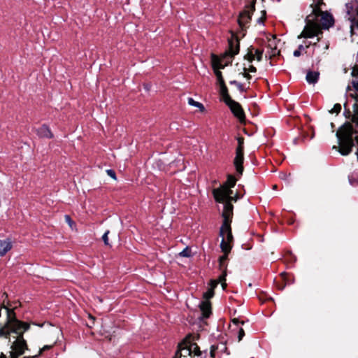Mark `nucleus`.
Returning a JSON list of instances; mask_svg holds the SVG:
<instances>
[{
  "label": "nucleus",
  "instance_id": "32",
  "mask_svg": "<svg viewBox=\"0 0 358 358\" xmlns=\"http://www.w3.org/2000/svg\"><path fill=\"white\" fill-rule=\"evenodd\" d=\"M54 346V344L53 345H44L40 350H39V352H38V357L45 351H47V350H50L52 347Z\"/></svg>",
  "mask_w": 358,
  "mask_h": 358
},
{
  "label": "nucleus",
  "instance_id": "38",
  "mask_svg": "<svg viewBox=\"0 0 358 358\" xmlns=\"http://www.w3.org/2000/svg\"><path fill=\"white\" fill-rule=\"evenodd\" d=\"M107 173L111 178H113L114 179H116L115 173V171L113 170H112V169L107 170Z\"/></svg>",
  "mask_w": 358,
  "mask_h": 358
},
{
  "label": "nucleus",
  "instance_id": "35",
  "mask_svg": "<svg viewBox=\"0 0 358 358\" xmlns=\"http://www.w3.org/2000/svg\"><path fill=\"white\" fill-rule=\"evenodd\" d=\"M108 234H109V231H108V230H107V231L103 234V236H102V239H103V242H104V244H105L106 245H109V243H108Z\"/></svg>",
  "mask_w": 358,
  "mask_h": 358
},
{
  "label": "nucleus",
  "instance_id": "53",
  "mask_svg": "<svg viewBox=\"0 0 358 358\" xmlns=\"http://www.w3.org/2000/svg\"><path fill=\"white\" fill-rule=\"evenodd\" d=\"M328 48H329V45H327H327H325V49H326V50H327Z\"/></svg>",
  "mask_w": 358,
  "mask_h": 358
},
{
  "label": "nucleus",
  "instance_id": "8",
  "mask_svg": "<svg viewBox=\"0 0 358 358\" xmlns=\"http://www.w3.org/2000/svg\"><path fill=\"white\" fill-rule=\"evenodd\" d=\"M222 203H224V209L222 213V216L223 217V223L222 226L231 225L233 217L234 206L231 203L229 198L226 199Z\"/></svg>",
  "mask_w": 358,
  "mask_h": 358
},
{
  "label": "nucleus",
  "instance_id": "49",
  "mask_svg": "<svg viewBox=\"0 0 358 358\" xmlns=\"http://www.w3.org/2000/svg\"><path fill=\"white\" fill-rule=\"evenodd\" d=\"M3 297H5V298L2 300V301H3V300H8V294H7L6 292H4V293L3 294Z\"/></svg>",
  "mask_w": 358,
  "mask_h": 358
},
{
  "label": "nucleus",
  "instance_id": "24",
  "mask_svg": "<svg viewBox=\"0 0 358 358\" xmlns=\"http://www.w3.org/2000/svg\"><path fill=\"white\" fill-rule=\"evenodd\" d=\"M254 52L255 57L258 61L260 62L262 59V55H263V50L259 49H256L253 48L252 50Z\"/></svg>",
  "mask_w": 358,
  "mask_h": 358
},
{
  "label": "nucleus",
  "instance_id": "31",
  "mask_svg": "<svg viewBox=\"0 0 358 358\" xmlns=\"http://www.w3.org/2000/svg\"><path fill=\"white\" fill-rule=\"evenodd\" d=\"M179 255L181 257H189L191 256V251L188 248H185Z\"/></svg>",
  "mask_w": 358,
  "mask_h": 358
},
{
  "label": "nucleus",
  "instance_id": "9",
  "mask_svg": "<svg viewBox=\"0 0 358 358\" xmlns=\"http://www.w3.org/2000/svg\"><path fill=\"white\" fill-rule=\"evenodd\" d=\"M230 108L234 115L237 117L241 122L245 120L244 111L239 103L230 99L225 103Z\"/></svg>",
  "mask_w": 358,
  "mask_h": 358
},
{
  "label": "nucleus",
  "instance_id": "54",
  "mask_svg": "<svg viewBox=\"0 0 358 358\" xmlns=\"http://www.w3.org/2000/svg\"><path fill=\"white\" fill-rule=\"evenodd\" d=\"M317 2H318V3H322V0H317Z\"/></svg>",
  "mask_w": 358,
  "mask_h": 358
},
{
  "label": "nucleus",
  "instance_id": "26",
  "mask_svg": "<svg viewBox=\"0 0 358 358\" xmlns=\"http://www.w3.org/2000/svg\"><path fill=\"white\" fill-rule=\"evenodd\" d=\"M231 331H237L238 341H241L242 340V338L245 336V331H244V330H243V329L242 327H238V328H236V329H232Z\"/></svg>",
  "mask_w": 358,
  "mask_h": 358
},
{
  "label": "nucleus",
  "instance_id": "45",
  "mask_svg": "<svg viewBox=\"0 0 358 358\" xmlns=\"http://www.w3.org/2000/svg\"><path fill=\"white\" fill-rule=\"evenodd\" d=\"M301 52H300L298 49L294 50L293 52V55L296 57L301 56Z\"/></svg>",
  "mask_w": 358,
  "mask_h": 358
},
{
  "label": "nucleus",
  "instance_id": "40",
  "mask_svg": "<svg viewBox=\"0 0 358 358\" xmlns=\"http://www.w3.org/2000/svg\"><path fill=\"white\" fill-rule=\"evenodd\" d=\"M354 115L358 116V104L355 103L353 105V114Z\"/></svg>",
  "mask_w": 358,
  "mask_h": 358
},
{
  "label": "nucleus",
  "instance_id": "39",
  "mask_svg": "<svg viewBox=\"0 0 358 358\" xmlns=\"http://www.w3.org/2000/svg\"><path fill=\"white\" fill-rule=\"evenodd\" d=\"M243 75L248 80L251 79V76L249 74V72L247 71V68H244V73H243Z\"/></svg>",
  "mask_w": 358,
  "mask_h": 358
},
{
  "label": "nucleus",
  "instance_id": "19",
  "mask_svg": "<svg viewBox=\"0 0 358 358\" xmlns=\"http://www.w3.org/2000/svg\"><path fill=\"white\" fill-rule=\"evenodd\" d=\"M219 85L220 87V94L224 99V101L226 103L228 101H229L230 99H231V98L230 97V96L228 93V90L225 85V83H222L220 84Z\"/></svg>",
  "mask_w": 358,
  "mask_h": 358
},
{
  "label": "nucleus",
  "instance_id": "13",
  "mask_svg": "<svg viewBox=\"0 0 358 358\" xmlns=\"http://www.w3.org/2000/svg\"><path fill=\"white\" fill-rule=\"evenodd\" d=\"M37 134L39 137L45 138H52L54 136L50 127L46 124H43L38 129Z\"/></svg>",
  "mask_w": 358,
  "mask_h": 358
},
{
  "label": "nucleus",
  "instance_id": "37",
  "mask_svg": "<svg viewBox=\"0 0 358 358\" xmlns=\"http://www.w3.org/2000/svg\"><path fill=\"white\" fill-rule=\"evenodd\" d=\"M311 45L310 43H309L308 44L306 45L305 46L303 45H299L298 46V50L300 51V52H302V51H304L306 48H308L309 46Z\"/></svg>",
  "mask_w": 358,
  "mask_h": 358
},
{
  "label": "nucleus",
  "instance_id": "3",
  "mask_svg": "<svg viewBox=\"0 0 358 358\" xmlns=\"http://www.w3.org/2000/svg\"><path fill=\"white\" fill-rule=\"evenodd\" d=\"M15 306L9 300H3L0 305V337L8 338L11 332H18L22 325L25 330L29 329L30 324L18 320L15 313Z\"/></svg>",
  "mask_w": 358,
  "mask_h": 358
},
{
  "label": "nucleus",
  "instance_id": "20",
  "mask_svg": "<svg viewBox=\"0 0 358 358\" xmlns=\"http://www.w3.org/2000/svg\"><path fill=\"white\" fill-rule=\"evenodd\" d=\"M231 243L230 242H227L225 238H222V240L220 243V248L222 251L225 254H229L231 250Z\"/></svg>",
  "mask_w": 358,
  "mask_h": 358
},
{
  "label": "nucleus",
  "instance_id": "48",
  "mask_svg": "<svg viewBox=\"0 0 358 358\" xmlns=\"http://www.w3.org/2000/svg\"><path fill=\"white\" fill-rule=\"evenodd\" d=\"M233 199L231 200V202L232 201H236L238 199V196L236 194L235 196H232Z\"/></svg>",
  "mask_w": 358,
  "mask_h": 358
},
{
  "label": "nucleus",
  "instance_id": "46",
  "mask_svg": "<svg viewBox=\"0 0 358 358\" xmlns=\"http://www.w3.org/2000/svg\"><path fill=\"white\" fill-rule=\"evenodd\" d=\"M13 352H10V357H11V358H17V357H14V356H13ZM0 358H7V357H6V356L3 353H2V352H1V353L0 354Z\"/></svg>",
  "mask_w": 358,
  "mask_h": 358
},
{
  "label": "nucleus",
  "instance_id": "43",
  "mask_svg": "<svg viewBox=\"0 0 358 358\" xmlns=\"http://www.w3.org/2000/svg\"><path fill=\"white\" fill-rule=\"evenodd\" d=\"M352 85L353 86V87L357 90L358 91V80H353L352 82Z\"/></svg>",
  "mask_w": 358,
  "mask_h": 358
},
{
  "label": "nucleus",
  "instance_id": "17",
  "mask_svg": "<svg viewBox=\"0 0 358 358\" xmlns=\"http://www.w3.org/2000/svg\"><path fill=\"white\" fill-rule=\"evenodd\" d=\"M268 48L271 50V55L275 56L279 53L277 45V38L275 36H272L271 38H268Z\"/></svg>",
  "mask_w": 358,
  "mask_h": 358
},
{
  "label": "nucleus",
  "instance_id": "22",
  "mask_svg": "<svg viewBox=\"0 0 358 358\" xmlns=\"http://www.w3.org/2000/svg\"><path fill=\"white\" fill-rule=\"evenodd\" d=\"M189 354L194 353L195 355L199 356L201 355V351L199 350V346L196 343H191L187 347Z\"/></svg>",
  "mask_w": 358,
  "mask_h": 358
},
{
  "label": "nucleus",
  "instance_id": "41",
  "mask_svg": "<svg viewBox=\"0 0 358 358\" xmlns=\"http://www.w3.org/2000/svg\"><path fill=\"white\" fill-rule=\"evenodd\" d=\"M247 71L249 73H255L257 71V69L254 66L250 65L249 68L247 69Z\"/></svg>",
  "mask_w": 358,
  "mask_h": 358
},
{
  "label": "nucleus",
  "instance_id": "12",
  "mask_svg": "<svg viewBox=\"0 0 358 358\" xmlns=\"http://www.w3.org/2000/svg\"><path fill=\"white\" fill-rule=\"evenodd\" d=\"M220 236L222 238H225L227 242L232 243L234 238L231 233V225L221 226Z\"/></svg>",
  "mask_w": 358,
  "mask_h": 358
},
{
  "label": "nucleus",
  "instance_id": "10",
  "mask_svg": "<svg viewBox=\"0 0 358 358\" xmlns=\"http://www.w3.org/2000/svg\"><path fill=\"white\" fill-rule=\"evenodd\" d=\"M243 161H244V153L243 152H236V156L234 159V164L236 168V170L237 173L239 175H242L243 172Z\"/></svg>",
  "mask_w": 358,
  "mask_h": 358
},
{
  "label": "nucleus",
  "instance_id": "28",
  "mask_svg": "<svg viewBox=\"0 0 358 358\" xmlns=\"http://www.w3.org/2000/svg\"><path fill=\"white\" fill-rule=\"evenodd\" d=\"M214 295L213 288L208 289L206 292L203 293V297L205 301H208L209 299L212 298Z\"/></svg>",
  "mask_w": 358,
  "mask_h": 358
},
{
  "label": "nucleus",
  "instance_id": "52",
  "mask_svg": "<svg viewBox=\"0 0 358 358\" xmlns=\"http://www.w3.org/2000/svg\"><path fill=\"white\" fill-rule=\"evenodd\" d=\"M356 63H358V51H357V53Z\"/></svg>",
  "mask_w": 358,
  "mask_h": 358
},
{
  "label": "nucleus",
  "instance_id": "30",
  "mask_svg": "<svg viewBox=\"0 0 358 358\" xmlns=\"http://www.w3.org/2000/svg\"><path fill=\"white\" fill-rule=\"evenodd\" d=\"M341 110V105L340 103H336L333 108L330 110L331 113L338 114Z\"/></svg>",
  "mask_w": 358,
  "mask_h": 358
},
{
  "label": "nucleus",
  "instance_id": "29",
  "mask_svg": "<svg viewBox=\"0 0 358 358\" xmlns=\"http://www.w3.org/2000/svg\"><path fill=\"white\" fill-rule=\"evenodd\" d=\"M229 83L231 85H235L238 87V89L239 90L240 92H245V89L244 88L243 85L241 83L237 82L236 80H231L229 82Z\"/></svg>",
  "mask_w": 358,
  "mask_h": 358
},
{
  "label": "nucleus",
  "instance_id": "33",
  "mask_svg": "<svg viewBox=\"0 0 358 358\" xmlns=\"http://www.w3.org/2000/svg\"><path fill=\"white\" fill-rule=\"evenodd\" d=\"M66 222L68 223L70 227H73L75 225V222L72 220L69 215L64 216Z\"/></svg>",
  "mask_w": 358,
  "mask_h": 358
},
{
  "label": "nucleus",
  "instance_id": "6",
  "mask_svg": "<svg viewBox=\"0 0 358 358\" xmlns=\"http://www.w3.org/2000/svg\"><path fill=\"white\" fill-rule=\"evenodd\" d=\"M346 13L350 21L352 34H358V0H352L345 4Z\"/></svg>",
  "mask_w": 358,
  "mask_h": 358
},
{
  "label": "nucleus",
  "instance_id": "23",
  "mask_svg": "<svg viewBox=\"0 0 358 358\" xmlns=\"http://www.w3.org/2000/svg\"><path fill=\"white\" fill-rule=\"evenodd\" d=\"M253 47L251 46L250 48H248V52L247 53V55L245 56V58L248 60L250 62H252L253 60H255V55L253 53Z\"/></svg>",
  "mask_w": 358,
  "mask_h": 358
},
{
  "label": "nucleus",
  "instance_id": "15",
  "mask_svg": "<svg viewBox=\"0 0 358 358\" xmlns=\"http://www.w3.org/2000/svg\"><path fill=\"white\" fill-rule=\"evenodd\" d=\"M251 20V15L249 10L242 12L238 19V22L241 27H245Z\"/></svg>",
  "mask_w": 358,
  "mask_h": 358
},
{
  "label": "nucleus",
  "instance_id": "50",
  "mask_svg": "<svg viewBox=\"0 0 358 358\" xmlns=\"http://www.w3.org/2000/svg\"><path fill=\"white\" fill-rule=\"evenodd\" d=\"M220 280L222 282V280H225L224 275H222L220 277Z\"/></svg>",
  "mask_w": 358,
  "mask_h": 358
},
{
  "label": "nucleus",
  "instance_id": "36",
  "mask_svg": "<svg viewBox=\"0 0 358 358\" xmlns=\"http://www.w3.org/2000/svg\"><path fill=\"white\" fill-rule=\"evenodd\" d=\"M227 255H228V254L224 253V255H222L220 257L219 262H220V265L221 267L223 266V264L224 263V262H226V260L227 259Z\"/></svg>",
  "mask_w": 358,
  "mask_h": 358
},
{
  "label": "nucleus",
  "instance_id": "2",
  "mask_svg": "<svg viewBox=\"0 0 358 358\" xmlns=\"http://www.w3.org/2000/svg\"><path fill=\"white\" fill-rule=\"evenodd\" d=\"M352 123L344 124L337 131L338 146L334 145V149L337 150L342 155H348L352 148H356L355 155L358 160V116L352 115Z\"/></svg>",
  "mask_w": 358,
  "mask_h": 358
},
{
  "label": "nucleus",
  "instance_id": "44",
  "mask_svg": "<svg viewBox=\"0 0 358 358\" xmlns=\"http://www.w3.org/2000/svg\"><path fill=\"white\" fill-rule=\"evenodd\" d=\"M181 355L180 350H178L173 358H180Z\"/></svg>",
  "mask_w": 358,
  "mask_h": 358
},
{
  "label": "nucleus",
  "instance_id": "4",
  "mask_svg": "<svg viewBox=\"0 0 358 358\" xmlns=\"http://www.w3.org/2000/svg\"><path fill=\"white\" fill-rule=\"evenodd\" d=\"M228 42L229 48L221 57H219L215 54H211L212 68L219 85L224 83L220 69H224L226 66L231 64L234 57L239 52L240 50L239 41L237 38H231Z\"/></svg>",
  "mask_w": 358,
  "mask_h": 358
},
{
  "label": "nucleus",
  "instance_id": "11",
  "mask_svg": "<svg viewBox=\"0 0 358 358\" xmlns=\"http://www.w3.org/2000/svg\"><path fill=\"white\" fill-rule=\"evenodd\" d=\"M227 352V355L229 352H227V348L224 343H220L217 345H213L210 348V357L215 358L217 353Z\"/></svg>",
  "mask_w": 358,
  "mask_h": 358
},
{
  "label": "nucleus",
  "instance_id": "42",
  "mask_svg": "<svg viewBox=\"0 0 358 358\" xmlns=\"http://www.w3.org/2000/svg\"><path fill=\"white\" fill-rule=\"evenodd\" d=\"M10 301V303L13 306H16V307H15V310L18 307H20V305H21L20 302V301H13V302L10 301Z\"/></svg>",
  "mask_w": 358,
  "mask_h": 358
},
{
  "label": "nucleus",
  "instance_id": "5",
  "mask_svg": "<svg viewBox=\"0 0 358 358\" xmlns=\"http://www.w3.org/2000/svg\"><path fill=\"white\" fill-rule=\"evenodd\" d=\"M236 182V179L234 176L229 175L227 180L224 185L219 188L213 189V195L216 202H223L226 199L229 198V200L233 199L231 187H234Z\"/></svg>",
  "mask_w": 358,
  "mask_h": 358
},
{
  "label": "nucleus",
  "instance_id": "27",
  "mask_svg": "<svg viewBox=\"0 0 358 358\" xmlns=\"http://www.w3.org/2000/svg\"><path fill=\"white\" fill-rule=\"evenodd\" d=\"M243 143H244V138L243 137L238 138V146L236 149V152H243L244 147H243Z\"/></svg>",
  "mask_w": 358,
  "mask_h": 358
},
{
  "label": "nucleus",
  "instance_id": "1",
  "mask_svg": "<svg viewBox=\"0 0 358 358\" xmlns=\"http://www.w3.org/2000/svg\"><path fill=\"white\" fill-rule=\"evenodd\" d=\"M324 3H318L313 0L312 13L306 17V24L299 35L298 38H312L322 34V29H327L334 23L333 16L327 12H322L320 6Z\"/></svg>",
  "mask_w": 358,
  "mask_h": 358
},
{
  "label": "nucleus",
  "instance_id": "21",
  "mask_svg": "<svg viewBox=\"0 0 358 358\" xmlns=\"http://www.w3.org/2000/svg\"><path fill=\"white\" fill-rule=\"evenodd\" d=\"M188 103L190 106H192L198 108L199 109V110L201 111V112L204 111V110H205V108H204L203 105L201 103L195 101L192 97L188 98Z\"/></svg>",
  "mask_w": 358,
  "mask_h": 358
},
{
  "label": "nucleus",
  "instance_id": "7",
  "mask_svg": "<svg viewBox=\"0 0 358 358\" xmlns=\"http://www.w3.org/2000/svg\"><path fill=\"white\" fill-rule=\"evenodd\" d=\"M22 327L18 331V332H13L17 335L16 340L11 345L13 356L15 357H20L24 353L25 350L27 349V345L26 341L24 339L23 334L25 331V326L22 325Z\"/></svg>",
  "mask_w": 358,
  "mask_h": 358
},
{
  "label": "nucleus",
  "instance_id": "25",
  "mask_svg": "<svg viewBox=\"0 0 358 358\" xmlns=\"http://www.w3.org/2000/svg\"><path fill=\"white\" fill-rule=\"evenodd\" d=\"M231 322H232V324L230 325V328L231 329L240 327H239L240 324H244V322L243 321H240V320L238 318H233V319H231Z\"/></svg>",
  "mask_w": 358,
  "mask_h": 358
},
{
  "label": "nucleus",
  "instance_id": "51",
  "mask_svg": "<svg viewBox=\"0 0 358 358\" xmlns=\"http://www.w3.org/2000/svg\"><path fill=\"white\" fill-rule=\"evenodd\" d=\"M38 355H35L34 357H26L24 358H38Z\"/></svg>",
  "mask_w": 358,
  "mask_h": 358
},
{
  "label": "nucleus",
  "instance_id": "34",
  "mask_svg": "<svg viewBox=\"0 0 358 358\" xmlns=\"http://www.w3.org/2000/svg\"><path fill=\"white\" fill-rule=\"evenodd\" d=\"M351 74L353 77L358 76V63H355L354 67L352 68Z\"/></svg>",
  "mask_w": 358,
  "mask_h": 358
},
{
  "label": "nucleus",
  "instance_id": "18",
  "mask_svg": "<svg viewBox=\"0 0 358 358\" xmlns=\"http://www.w3.org/2000/svg\"><path fill=\"white\" fill-rule=\"evenodd\" d=\"M319 73L316 71H308L306 74V79L310 84H315L319 79Z\"/></svg>",
  "mask_w": 358,
  "mask_h": 358
},
{
  "label": "nucleus",
  "instance_id": "16",
  "mask_svg": "<svg viewBox=\"0 0 358 358\" xmlns=\"http://www.w3.org/2000/svg\"><path fill=\"white\" fill-rule=\"evenodd\" d=\"M12 248V243L9 240H0V257L4 256Z\"/></svg>",
  "mask_w": 358,
  "mask_h": 358
},
{
  "label": "nucleus",
  "instance_id": "14",
  "mask_svg": "<svg viewBox=\"0 0 358 358\" xmlns=\"http://www.w3.org/2000/svg\"><path fill=\"white\" fill-rule=\"evenodd\" d=\"M203 317L208 318L211 314V305L208 301H203L199 305Z\"/></svg>",
  "mask_w": 358,
  "mask_h": 358
},
{
  "label": "nucleus",
  "instance_id": "47",
  "mask_svg": "<svg viewBox=\"0 0 358 358\" xmlns=\"http://www.w3.org/2000/svg\"><path fill=\"white\" fill-rule=\"evenodd\" d=\"M218 282L215 281V280H212L211 281V284H212V287L211 288H214L217 285Z\"/></svg>",
  "mask_w": 358,
  "mask_h": 358
}]
</instances>
